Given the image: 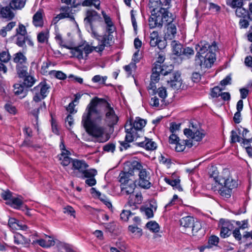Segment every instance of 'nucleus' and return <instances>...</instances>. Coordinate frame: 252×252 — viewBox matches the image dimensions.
Masks as SVG:
<instances>
[{
	"mask_svg": "<svg viewBox=\"0 0 252 252\" xmlns=\"http://www.w3.org/2000/svg\"><path fill=\"white\" fill-rule=\"evenodd\" d=\"M231 142L235 143L236 142H242V138L238 135L236 131L232 130L231 132Z\"/></svg>",
	"mask_w": 252,
	"mask_h": 252,
	"instance_id": "864d4df0",
	"label": "nucleus"
},
{
	"mask_svg": "<svg viewBox=\"0 0 252 252\" xmlns=\"http://www.w3.org/2000/svg\"><path fill=\"white\" fill-rule=\"evenodd\" d=\"M168 74L170 75V79L167 80L168 84L172 88L178 89L181 85L180 73L178 72L168 71Z\"/></svg>",
	"mask_w": 252,
	"mask_h": 252,
	"instance_id": "ddd939ff",
	"label": "nucleus"
},
{
	"mask_svg": "<svg viewBox=\"0 0 252 252\" xmlns=\"http://www.w3.org/2000/svg\"><path fill=\"white\" fill-rule=\"evenodd\" d=\"M236 8L235 14L237 17L251 20V16L248 11L245 8L242 7H238Z\"/></svg>",
	"mask_w": 252,
	"mask_h": 252,
	"instance_id": "2f4dec72",
	"label": "nucleus"
},
{
	"mask_svg": "<svg viewBox=\"0 0 252 252\" xmlns=\"http://www.w3.org/2000/svg\"><path fill=\"white\" fill-rule=\"evenodd\" d=\"M86 111L82 116V124L86 132L97 142L105 141L103 139L105 130L103 124L112 127L119 120L114 108L105 99L95 97L87 106Z\"/></svg>",
	"mask_w": 252,
	"mask_h": 252,
	"instance_id": "f257e3e1",
	"label": "nucleus"
},
{
	"mask_svg": "<svg viewBox=\"0 0 252 252\" xmlns=\"http://www.w3.org/2000/svg\"><path fill=\"white\" fill-rule=\"evenodd\" d=\"M175 144V150L178 152L183 151L186 148L184 141H183L180 142V140H178Z\"/></svg>",
	"mask_w": 252,
	"mask_h": 252,
	"instance_id": "052dcab7",
	"label": "nucleus"
},
{
	"mask_svg": "<svg viewBox=\"0 0 252 252\" xmlns=\"http://www.w3.org/2000/svg\"><path fill=\"white\" fill-rule=\"evenodd\" d=\"M18 34L20 35L21 36L20 37L27 36V32L26 27L20 23L19 24L18 29H17V35Z\"/></svg>",
	"mask_w": 252,
	"mask_h": 252,
	"instance_id": "de8ad7c7",
	"label": "nucleus"
},
{
	"mask_svg": "<svg viewBox=\"0 0 252 252\" xmlns=\"http://www.w3.org/2000/svg\"><path fill=\"white\" fill-rule=\"evenodd\" d=\"M165 181L166 183L173 187L175 189H177L179 191L182 190V189L180 185L179 179H170L167 178H165Z\"/></svg>",
	"mask_w": 252,
	"mask_h": 252,
	"instance_id": "c9c22d12",
	"label": "nucleus"
},
{
	"mask_svg": "<svg viewBox=\"0 0 252 252\" xmlns=\"http://www.w3.org/2000/svg\"><path fill=\"white\" fill-rule=\"evenodd\" d=\"M32 23L36 27H42L43 26V15L40 10L37 11L32 18Z\"/></svg>",
	"mask_w": 252,
	"mask_h": 252,
	"instance_id": "c85d7f7f",
	"label": "nucleus"
},
{
	"mask_svg": "<svg viewBox=\"0 0 252 252\" xmlns=\"http://www.w3.org/2000/svg\"><path fill=\"white\" fill-rule=\"evenodd\" d=\"M140 138L143 139L144 140L141 141L139 140L138 139V141H136V142L135 145L141 147H143L147 150L152 151L154 150L157 148V144L151 139L147 138L146 137H144L143 136Z\"/></svg>",
	"mask_w": 252,
	"mask_h": 252,
	"instance_id": "2eb2a0df",
	"label": "nucleus"
},
{
	"mask_svg": "<svg viewBox=\"0 0 252 252\" xmlns=\"http://www.w3.org/2000/svg\"><path fill=\"white\" fill-rule=\"evenodd\" d=\"M112 44V37L110 34L104 35L101 40V44L96 47L98 51H102L105 47H109Z\"/></svg>",
	"mask_w": 252,
	"mask_h": 252,
	"instance_id": "a878e982",
	"label": "nucleus"
},
{
	"mask_svg": "<svg viewBox=\"0 0 252 252\" xmlns=\"http://www.w3.org/2000/svg\"><path fill=\"white\" fill-rule=\"evenodd\" d=\"M65 153L63 152L59 156V160L61 161V163L64 166L68 165L70 163H72L73 160L67 156V153L69 152L65 150Z\"/></svg>",
	"mask_w": 252,
	"mask_h": 252,
	"instance_id": "473e14b6",
	"label": "nucleus"
},
{
	"mask_svg": "<svg viewBox=\"0 0 252 252\" xmlns=\"http://www.w3.org/2000/svg\"><path fill=\"white\" fill-rule=\"evenodd\" d=\"M156 83V82L151 81L149 86L148 87L149 93L152 95H154L157 93V87L155 85Z\"/></svg>",
	"mask_w": 252,
	"mask_h": 252,
	"instance_id": "e2e57ef3",
	"label": "nucleus"
},
{
	"mask_svg": "<svg viewBox=\"0 0 252 252\" xmlns=\"http://www.w3.org/2000/svg\"><path fill=\"white\" fill-rule=\"evenodd\" d=\"M72 168L78 170L80 173L88 167V165L84 160L73 159L72 161Z\"/></svg>",
	"mask_w": 252,
	"mask_h": 252,
	"instance_id": "5701e85b",
	"label": "nucleus"
},
{
	"mask_svg": "<svg viewBox=\"0 0 252 252\" xmlns=\"http://www.w3.org/2000/svg\"><path fill=\"white\" fill-rule=\"evenodd\" d=\"M49 74L54 75L56 78L60 80H64L66 78V75L61 71L52 70L49 72Z\"/></svg>",
	"mask_w": 252,
	"mask_h": 252,
	"instance_id": "49530a36",
	"label": "nucleus"
},
{
	"mask_svg": "<svg viewBox=\"0 0 252 252\" xmlns=\"http://www.w3.org/2000/svg\"><path fill=\"white\" fill-rule=\"evenodd\" d=\"M48 32H41L37 35V40L39 43H43L47 41L48 39Z\"/></svg>",
	"mask_w": 252,
	"mask_h": 252,
	"instance_id": "a18cd8bd",
	"label": "nucleus"
},
{
	"mask_svg": "<svg viewBox=\"0 0 252 252\" xmlns=\"http://www.w3.org/2000/svg\"><path fill=\"white\" fill-rule=\"evenodd\" d=\"M27 94V87H25L21 83L19 84V87L17 88V95H20V99L24 97Z\"/></svg>",
	"mask_w": 252,
	"mask_h": 252,
	"instance_id": "ea45409f",
	"label": "nucleus"
},
{
	"mask_svg": "<svg viewBox=\"0 0 252 252\" xmlns=\"http://www.w3.org/2000/svg\"><path fill=\"white\" fill-rule=\"evenodd\" d=\"M2 198L6 201V204L16 208V198L12 196V193L9 191H3L1 193Z\"/></svg>",
	"mask_w": 252,
	"mask_h": 252,
	"instance_id": "4be33fe9",
	"label": "nucleus"
},
{
	"mask_svg": "<svg viewBox=\"0 0 252 252\" xmlns=\"http://www.w3.org/2000/svg\"><path fill=\"white\" fill-rule=\"evenodd\" d=\"M10 60V55L6 51H3L0 53V61L1 62L7 63Z\"/></svg>",
	"mask_w": 252,
	"mask_h": 252,
	"instance_id": "13d9d810",
	"label": "nucleus"
},
{
	"mask_svg": "<svg viewBox=\"0 0 252 252\" xmlns=\"http://www.w3.org/2000/svg\"><path fill=\"white\" fill-rule=\"evenodd\" d=\"M171 45L174 55L179 56L182 55L183 45L179 41L173 40L171 42Z\"/></svg>",
	"mask_w": 252,
	"mask_h": 252,
	"instance_id": "7c9ffc66",
	"label": "nucleus"
},
{
	"mask_svg": "<svg viewBox=\"0 0 252 252\" xmlns=\"http://www.w3.org/2000/svg\"><path fill=\"white\" fill-rule=\"evenodd\" d=\"M8 226L13 232L15 233L16 230V219L15 218H10L9 220Z\"/></svg>",
	"mask_w": 252,
	"mask_h": 252,
	"instance_id": "774afa93",
	"label": "nucleus"
},
{
	"mask_svg": "<svg viewBox=\"0 0 252 252\" xmlns=\"http://www.w3.org/2000/svg\"><path fill=\"white\" fill-rule=\"evenodd\" d=\"M142 196L140 192L134 193L129 195L127 205L129 207H133V209L136 208V205L139 204L142 202Z\"/></svg>",
	"mask_w": 252,
	"mask_h": 252,
	"instance_id": "f3484780",
	"label": "nucleus"
},
{
	"mask_svg": "<svg viewBox=\"0 0 252 252\" xmlns=\"http://www.w3.org/2000/svg\"><path fill=\"white\" fill-rule=\"evenodd\" d=\"M28 66H23L22 69H19L17 71L19 77L21 79L20 83H22L23 85L27 87H32L35 83L34 78L28 75Z\"/></svg>",
	"mask_w": 252,
	"mask_h": 252,
	"instance_id": "6e6552de",
	"label": "nucleus"
},
{
	"mask_svg": "<svg viewBox=\"0 0 252 252\" xmlns=\"http://www.w3.org/2000/svg\"><path fill=\"white\" fill-rule=\"evenodd\" d=\"M115 149V146L113 143H109L103 147L104 151L107 152H114Z\"/></svg>",
	"mask_w": 252,
	"mask_h": 252,
	"instance_id": "69168bd1",
	"label": "nucleus"
},
{
	"mask_svg": "<svg viewBox=\"0 0 252 252\" xmlns=\"http://www.w3.org/2000/svg\"><path fill=\"white\" fill-rule=\"evenodd\" d=\"M152 15L157 27H161L163 22L162 21V16L160 15L159 10H157L156 13L154 12Z\"/></svg>",
	"mask_w": 252,
	"mask_h": 252,
	"instance_id": "e433bc0d",
	"label": "nucleus"
},
{
	"mask_svg": "<svg viewBox=\"0 0 252 252\" xmlns=\"http://www.w3.org/2000/svg\"><path fill=\"white\" fill-rule=\"evenodd\" d=\"M159 97L161 98V102H163L164 99L167 96V92L165 87L158 88L157 91H156Z\"/></svg>",
	"mask_w": 252,
	"mask_h": 252,
	"instance_id": "09e8293b",
	"label": "nucleus"
},
{
	"mask_svg": "<svg viewBox=\"0 0 252 252\" xmlns=\"http://www.w3.org/2000/svg\"><path fill=\"white\" fill-rule=\"evenodd\" d=\"M30 242V240L20 232H17V244H21L24 247H27L29 245Z\"/></svg>",
	"mask_w": 252,
	"mask_h": 252,
	"instance_id": "72a5a7b5",
	"label": "nucleus"
},
{
	"mask_svg": "<svg viewBox=\"0 0 252 252\" xmlns=\"http://www.w3.org/2000/svg\"><path fill=\"white\" fill-rule=\"evenodd\" d=\"M227 5L233 8L242 7L244 5L243 0H226Z\"/></svg>",
	"mask_w": 252,
	"mask_h": 252,
	"instance_id": "4c0bfd02",
	"label": "nucleus"
},
{
	"mask_svg": "<svg viewBox=\"0 0 252 252\" xmlns=\"http://www.w3.org/2000/svg\"><path fill=\"white\" fill-rule=\"evenodd\" d=\"M17 210L25 211V214L28 216L31 215L28 210V206L24 204L23 197L20 195H17Z\"/></svg>",
	"mask_w": 252,
	"mask_h": 252,
	"instance_id": "bb28decb",
	"label": "nucleus"
},
{
	"mask_svg": "<svg viewBox=\"0 0 252 252\" xmlns=\"http://www.w3.org/2000/svg\"><path fill=\"white\" fill-rule=\"evenodd\" d=\"M96 173L97 171L95 169H91L87 170L85 169L84 171H83L80 175H76V176L78 177H82L83 178H90L94 177L96 174Z\"/></svg>",
	"mask_w": 252,
	"mask_h": 252,
	"instance_id": "f704fd0d",
	"label": "nucleus"
},
{
	"mask_svg": "<svg viewBox=\"0 0 252 252\" xmlns=\"http://www.w3.org/2000/svg\"><path fill=\"white\" fill-rule=\"evenodd\" d=\"M197 52L195 59V64L201 68L211 67L216 60L215 52L218 47L215 42L210 45L206 41H201L195 46Z\"/></svg>",
	"mask_w": 252,
	"mask_h": 252,
	"instance_id": "f03ea898",
	"label": "nucleus"
},
{
	"mask_svg": "<svg viewBox=\"0 0 252 252\" xmlns=\"http://www.w3.org/2000/svg\"><path fill=\"white\" fill-rule=\"evenodd\" d=\"M146 122L145 120L140 119H136L132 124L127 123L125 126L126 135L125 140L120 141V143L124 149L126 150L130 147L129 143L133 141H138V139L142 137L144 135L142 128L146 125Z\"/></svg>",
	"mask_w": 252,
	"mask_h": 252,
	"instance_id": "7ed1b4c3",
	"label": "nucleus"
},
{
	"mask_svg": "<svg viewBox=\"0 0 252 252\" xmlns=\"http://www.w3.org/2000/svg\"><path fill=\"white\" fill-rule=\"evenodd\" d=\"M93 51V48L89 45H82L71 48L70 53L73 57L81 60L86 59L88 55Z\"/></svg>",
	"mask_w": 252,
	"mask_h": 252,
	"instance_id": "0eeeda50",
	"label": "nucleus"
},
{
	"mask_svg": "<svg viewBox=\"0 0 252 252\" xmlns=\"http://www.w3.org/2000/svg\"><path fill=\"white\" fill-rule=\"evenodd\" d=\"M194 54L193 49L190 47H186L183 49L182 55L186 56L188 58L192 56Z\"/></svg>",
	"mask_w": 252,
	"mask_h": 252,
	"instance_id": "603ef678",
	"label": "nucleus"
},
{
	"mask_svg": "<svg viewBox=\"0 0 252 252\" xmlns=\"http://www.w3.org/2000/svg\"><path fill=\"white\" fill-rule=\"evenodd\" d=\"M125 171H122L119 174V182L121 185L129 183L130 181H134L131 177L134 175V172H133V169L129 167L128 171L125 168Z\"/></svg>",
	"mask_w": 252,
	"mask_h": 252,
	"instance_id": "dca6fc26",
	"label": "nucleus"
},
{
	"mask_svg": "<svg viewBox=\"0 0 252 252\" xmlns=\"http://www.w3.org/2000/svg\"><path fill=\"white\" fill-rule=\"evenodd\" d=\"M132 215L130 211L127 210H123L120 214L121 219L124 221H127L128 220L129 217Z\"/></svg>",
	"mask_w": 252,
	"mask_h": 252,
	"instance_id": "bf43d9fd",
	"label": "nucleus"
},
{
	"mask_svg": "<svg viewBox=\"0 0 252 252\" xmlns=\"http://www.w3.org/2000/svg\"><path fill=\"white\" fill-rule=\"evenodd\" d=\"M191 231L193 234L194 233H196L201 228V225L200 222L199 221H194L193 225L191 226Z\"/></svg>",
	"mask_w": 252,
	"mask_h": 252,
	"instance_id": "0e129e2a",
	"label": "nucleus"
},
{
	"mask_svg": "<svg viewBox=\"0 0 252 252\" xmlns=\"http://www.w3.org/2000/svg\"><path fill=\"white\" fill-rule=\"evenodd\" d=\"M107 79V77H101L99 75H95L92 78V81L94 83H100L102 84H105V81Z\"/></svg>",
	"mask_w": 252,
	"mask_h": 252,
	"instance_id": "5fc2aeb1",
	"label": "nucleus"
},
{
	"mask_svg": "<svg viewBox=\"0 0 252 252\" xmlns=\"http://www.w3.org/2000/svg\"><path fill=\"white\" fill-rule=\"evenodd\" d=\"M26 41L28 42V44L31 46H33L34 44L29 36L17 37V45L20 47L23 48V50L27 51V46L25 44Z\"/></svg>",
	"mask_w": 252,
	"mask_h": 252,
	"instance_id": "393cba45",
	"label": "nucleus"
},
{
	"mask_svg": "<svg viewBox=\"0 0 252 252\" xmlns=\"http://www.w3.org/2000/svg\"><path fill=\"white\" fill-rule=\"evenodd\" d=\"M219 242V238L215 235L211 236L208 239V245L206 248H211L213 246H217Z\"/></svg>",
	"mask_w": 252,
	"mask_h": 252,
	"instance_id": "c03bdc74",
	"label": "nucleus"
},
{
	"mask_svg": "<svg viewBox=\"0 0 252 252\" xmlns=\"http://www.w3.org/2000/svg\"><path fill=\"white\" fill-rule=\"evenodd\" d=\"M221 90L219 87H214L211 92V95L213 97H217L220 96L221 93Z\"/></svg>",
	"mask_w": 252,
	"mask_h": 252,
	"instance_id": "680f3d73",
	"label": "nucleus"
},
{
	"mask_svg": "<svg viewBox=\"0 0 252 252\" xmlns=\"http://www.w3.org/2000/svg\"><path fill=\"white\" fill-rule=\"evenodd\" d=\"M5 110L9 113L15 114L16 113V108L12 106V102L8 100L4 106Z\"/></svg>",
	"mask_w": 252,
	"mask_h": 252,
	"instance_id": "3c124183",
	"label": "nucleus"
},
{
	"mask_svg": "<svg viewBox=\"0 0 252 252\" xmlns=\"http://www.w3.org/2000/svg\"><path fill=\"white\" fill-rule=\"evenodd\" d=\"M147 227L153 232H158L159 231V227L156 221H149L146 224Z\"/></svg>",
	"mask_w": 252,
	"mask_h": 252,
	"instance_id": "37998d69",
	"label": "nucleus"
},
{
	"mask_svg": "<svg viewBox=\"0 0 252 252\" xmlns=\"http://www.w3.org/2000/svg\"><path fill=\"white\" fill-rule=\"evenodd\" d=\"M128 230L131 233L137 235V236H140L142 234V229L135 225H129L128 226Z\"/></svg>",
	"mask_w": 252,
	"mask_h": 252,
	"instance_id": "8fccbe9b",
	"label": "nucleus"
},
{
	"mask_svg": "<svg viewBox=\"0 0 252 252\" xmlns=\"http://www.w3.org/2000/svg\"><path fill=\"white\" fill-rule=\"evenodd\" d=\"M136 185L134 181H130L129 183L121 185L122 193L124 194L129 195L134 193Z\"/></svg>",
	"mask_w": 252,
	"mask_h": 252,
	"instance_id": "a211bd4d",
	"label": "nucleus"
},
{
	"mask_svg": "<svg viewBox=\"0 0 252 252\" xmlns=\"http://www.w3.org/2000/svg\"><path fill=\"white\" fill-rule=\"evenodd\" d=\"M161 5L160 0H150L149 3V7L152 9L153 12L156 13L157 11L158 7Z\"/></svg>",
	"mask_w": 252,
	"mask_h": 252,
	"instance_id": "79ce46f5",
	"label": "nucleus"
},
{
	"mask_svg": "<svg viewBox=\"0 0 252 252\" xmlns=\"http://www.w3.org/2000/svg\"><path fill=\"white\" fill-rule=\"evenodd\" d=\"M152 71L164 76L168 75V71L165 70L163 68V66L158 63H155L154 67L153 68Z\"/></svg>",
	"mask_w": 252,
	"mask_h": 252,
	"instance_id": "a19ab883",
	"label": "nucleus"
},
{
	"mask_svg": "<svg viewBox=\"0 0 252 252\" xmlns=\"http://www.w3.org/2000/svg\"><path fill=\"white\" fill-rule=\"evenodd\" d=\"M23 51V53H17V71L22 69L23 66H27V59L24 54L26 51Z\"/></svg>",
	"mask_w": 252,
	"mask_h": 252,
	"instance_id": "412c9836",
	"label": "nucleus"
},
{
	"mask_svg": "<svg viewBox=\"0 0 252 252\" xmlns=\"http://www.w3.org/2000/svg\"><path fill=\"white\" fill-rule=\"evenodd\" d=\"M167 30L165 33L164 39L171 40L174 38L177 33L176 25L172 23L166 24Z\"/></svg>",
	"mask_w": 252,
	"mask_h": 252,
	"instance_id": "aec40b11",
	"label": "nucleus"
},
{
	"mask_svg": "<svg viewBox=\"0 0 252 252\" xmlns=\"http://www.w3.org/2000/svg\"><path fill=\"white\" fill-rule=\"evenodd\" d=\"M184 134L189 138L191 139L183 140L185 144L189 148L192 146V140L200 141L205 136V133L202 129L199 130L196 125L192 123L190 124L189 128H185L184 130Z\"/></svg>",
	"mask_w": 252,
	"mask_h": 252,
	"instance_id": "39448f33",
	"label": "nucleus"
},
{
	"mask_svg": "<svg viewBox=\"0 0 252 252\" xmlns=\"http://www.w3.org/2000/svg\"><path fill=\"white\" fill-rule=\"evenodd\" d=\"M216 182H218L220 185H224L225 187L230 189L231 190L233 189L236 188L238 186L237 182L231 178H227L226 179L222 177H214Z\"/></svg>",
	"mask_w": 252,
	"mask_h": 252,
	"instance_id": "4468645a",
	"label": "nucleus"
},
{
	"mask_svg": "<svg viewBox=\"0 0 252 252\" xmlns=\"http://www.w3.org/2000/svg\"><path fill=\"white\" fill-rule=\"evenodd\" d=\"M24 132L27 137H26L25 140L24 141V144L27 146L32 147L34 148H39L40 146L37 144H33L32 142L29 139L32 136V130L29 127H26L24 129Z\"/></svg>",
	"mask_w": 252,
	"mask_h": 252,
	"instance_id": "b1692460",
	"label": "nucleus"
},
{
	"mask_svg": "<svg viewBox=\"0 0 252 252\" xmlns=\"http://www.w3.org/2000/svg\"><path fill=\"white\" fill-rule=\"evenodd\" d=\"M50 86L45 81L40 82L37 86L33 88L32 92L34 94L33 99L37 102L44 99L49 92Z\"/></svg>",
	"mask_w": 252,
	"mask_h": 252,
	"instance_id": "423d86ee",
	"label": "nucleus"
},
{
	"mask_svg": "<svg viewBox=\"0 0 252 252\" xmlns=\"http://www.w3.org/2000/svg\"><path fill=\"white\" fill-rule=\"evenodd\" d=\"M159 12L161 16H162V21L163 22H166L167 24H169V23H172L173 22L174 17L172 16L171 14L169 13L166 8H160L159 10Z\"/></svg>",
	"mask_w": 252,
	"mask_h": 252,
	"instance_id": "cd10ccee",
	"label": "nucleus"
},
{
	"mask_svg": "<svg viewBox=\"0 0 252 252\" xmlns=\"http://www.w3.org/2000/svg\"><path fill=\"white\" fill-rule=\"evenodd\" d=\"M63 212L64 213L70 215V216L75 217V211L74 209L71 206H68L63 208Z\"/></svg>",
	"mask_w": 252,
	"mask_h": 252,
	"instance_id": "338daca9",
	"label": "nucleus"
},
{
	"mask_svg": "<svg viewBox=\"0 0 252 252\" xmlns=\"http://www.w3.org/2000/svg\"><path fill=\"white\" fill-rule=\"evenodd\" d=\"M51 65V62L50 61H47L43 63V64L41 68V72L46 75L48 72V68Z\"/></svg>",
	"mask_w": 252,
	"mask_h": 252,
	"instance_id": "4d7b16f0",
	"label": "nucleus"
},
{
	"mask_svg": "<svg viewBox=\"0 0 252 252\" xmlns=\"http://www.w3.org/2000/svg\"><path fill=\"white\" fill-rule=\"evenodd\" d=\"M220 228V236L222 238H226L231 234V231L233 229V224L228 220L221 219L219 222Z\"/></svg>",
	"mask_w": 252,
	"mask_h": 252,
	"instance_id": "9b49d317",
	"label": "nucleus"
},
{
	"mask_svg": "<svg viewBox=\"0 0 252 252\" xmlns=\"http://www.w3.org/2000/svg\"><path fill=\"white\" fill-rule=\"evenodd\" d=\"M16 8V0H12L9 5L2 7L0 10V17L7 20L12 19L14 17V11Z\"/></svg>",
	"mask_w": 252,
	"mask_h": 252,
	"instance_id": "9d476101",
	"label": "nucleus"
},
{
	"mask_svg": "<svg viewBox=\"0 0 252 252\" xmlns=\"http://www.w3.org/2000/svg\"><path fill=\"white\" fill-rule=\"evenodd\" d=\"M131 168L133 169V172L138 175V185L143 189H149L151 186L150 182V172L144 168L140 163L134 161L131 163Z\"/></svg>",
	"mask_w": 252,
	"mask_h": 252,
	"instance_id": "20e7f679",
	"label": "nucleus"
},
{
	"mask_svg": "<svg viewBox=\"0 0 252 252\" xmlns=\"http://www.w3.org/2000/svg\"><path fill=\"white\" fill-rule=\"evenodd\" d=\"M91 192L92 193H94V192H95L96 193V194L97 195V196L100 198V199L103 201L104 202V203L105 204V205L108 206V207H112V204L111 203L109 202V201H105L104 199H103L101 197V194L100 192L98 191H96V189L94 188H92L91 189Z\"/></svg>",
	"mask_w": 252,
	"mask_h": 252,
	"instance_id": "6e6d98bb",
	"label": "nucleus"
},
{
	"mask_svg": "<svg viewBox=\"0 0 252 252\" xmlns=\"http://www.w3.org/2000/svg\"><path fill=\"white\" fill-rule=\"evenodd\" d=\"M61 12L54 18L53 21L55 23L58 22L60 19L68 18L71 20H74V17L72 15V6H62L60 9Z\"/></svg>",
	"mask_w": 252,
	"mask_h": 252,
	"instance_id": "f8f14e48",
	"label": "nucleus"
},
{
	"mask_svg": "<svg viewBox=\"0 0 252 252\" xmlns=\"http://www.w3.org/2000/svg\"><path fill=\"white\" fill-rule=\"evenodd\" d=\"M219 192L221 196L224 199H228L231 196V190L224 186L219 190Z\"/></svg>",
	"mask_w": 252,
	"mask_h": 252,
	"instance_id": "58836bf2",
	"label": "nucleus"
},
{
	"mask_svg": "<svg viewBox=\"0 0 252 252\" xmlns=\"http://www.w3.org/2000/svg\"><path fill=\"white\" fill-rule=\"evenodd\" d=\"M150 44L151 47H158L159 50H164L167 46L166 39H161L158 35V32L154 31L150 35Z\"/></svg>",
	"mask_w": 252,
	"mask_h": 252,
	"instance_id": "1a4fd4ad",
	"label": "nucleus"
},
{
	"mask_svg": "<svg viewBox=\"0 0 252 252\" xmlns=\"http://www.w3.org/2000/svg\"><path fill=\"white\" fill-rule=\"evenodd\" d=\"M180 226L185 228H191L194 224V219L190 216L182 218L180 220Z\"/></svg>",
	"mask_w": 252,
	"mask_h": 252,
	"instance_id": "c756f323",
	"label": "nucleus"
},
{
	"mask_svg": "<svg viewBox=\"0 0 252 252\" xmlns=\"http://www.w3.org/2000/svg\"><path fill=\"white\" fill-rule=\"evenodd\" d=\"M86 17L84 21L89 24L90 27L92 26V23L96 21L100 18V16L96 11L94 10H88L86 12Z\"/></svg>",
	"mask_w": 252,
	"mask_h": 252,
	"instance_id": "6ab92c4d",
	"label": "nucleus"
}]
</instances>
